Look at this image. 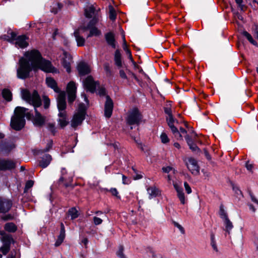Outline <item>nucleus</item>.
<instances>
[{
	"label": "nucleus",
	"instance_id": "f257e3e1",
	"mask_svg": "<svg viewBox=\"0 0 258 258\" xmlns=\"http://www.w3.org/2000/svg\"><path fill=\"white\" fill-rule=\"evenodd\" d=\"M18 64L17 76L22 80L29 78L32 71L36 72L41 70L50 73L54 72L55 70L50 61L43 58L40 52L36 49L25 52L24 56L20 58Z\"/></svg>",
	"mask_w": 258,
	"mask_h": 258
},
{
	"label": "nucleus",
	"instance_id": "f03ea898",
	"mask_svg": "<svg viewBox=\"0 0 258 258\" xmlns=\"http://www.w3.org/2000/svg\"><path fill=\"white\" fill-rule=\"evenodd\" d=\"M21 96L23 100L27 103L32 104L34 107L35 116L33 123L35 125L42 126L45 122V117L42 116L38 111L37 108L41 105V100L38 92L34 90L32 94L26 89L21 91Z\"/></svg>",
	"mask_w": 258,
	"mask_h": 258
},
{
	"label": "nucleus",
	"instance_id": "7ed1b4c3",
	"mask_svg": "<svg viewBox=\"0 0 258 258\" xmlns=\"http://www.w3.org/2000/svg\"><path fill=\"white\" fill-rule=\"evenodd\" d=\"M28 109L23 107H17L15 109V114L12 117L11 121V127L16 130H21L25 125V116L27 118H30L31 114L27 112Z\"/></svg>",
	"mask_w": 258,
	"mask_h": 258
},
{
	"label": "nucleus",
	"instance_id": "20e7f679",
	"mask_svg": "<svg viewBox=\"0 0 258 258\" xmlns=\"http://www.w3.org/2000/svg\"><path fill=\"white\" fill-rule=\"evenodd\" d=\"M86 115V109L83 103L79 105L77 112L74 114L71 120V126L75 128L82 124Z\"/></svg>",
	"mask_w": 258,
	"mask_h": 258
},
{
	"label": "nucleus",
	"instance_id": "39448f33",
	"mask_svg": "<svg viewBox=\"0 0 258 258\" xmlns=\"http://www.w3.org/2000/svg\"><path fill=\"white\" fill-rule=\"evenodd\" d=\"M85 16L87 18H92L93 19L90 21V24L95 25L101 18L100 9L96 8L94 5H91L85 9Z\"/></svg>",
	"mask_w": 258,
	"mask_h": 258
},
{
	"label": "nucleus",
	"instance_id": "423d86ee",
	"mask_svg": "<svg viewBox=\"0 0 258 258\" xmlns=\"http://www.w3.org/2000/svg\"><path fill=\"white\" fill-rule=\"evenodd\" d=\"M142 116L137 108H134L128 113L126 121L129 125L138 124L141 121Z\"/></svg>",
	"mask_w": 258,
	"mask_h": 258
},
{
	"label": "nucleus",
	"instance_id": "0eeeda50",
	"mask_svg": "<svg viewBox=\"0 0 258 258\" xmlns=\"http://www.w3.org/2000/svg\"><path fill=\"white\" fill-rule=\"evenodd\" d=\"M73 177L74 173L73 172H68L66 168H63L61 170V176L58 182L59 183L64 182L65 186L68 187L73 181Z\"/></svg>",
	"mask_w": 258,
	"mask_h": 258
},
{
	"label": "nucleus",
	"instance_id": "6e6552de",
	"mask_svg": "<svg viewBox=\"0 0 258 258\" xmlns=\"http://www.w3.org/2000/svg\"><path fill=\"white\" fill-rule=\"evenodd\" d=\"M77 86L74 81L70 82L67 87V92L68 97V102L72 104L76 98Z\"/></svg>",
	"mask_w": 258,
	"mask_h": 258
},
{
	"label": "nucleus",
	"instance_id": "1a4fd4ad",
	"mask_svg": "<svg viewBox=\"0 0 258 258\" xmlns=\"http://www.w3.org/2000/svg\"><path fill=\"white\" fill-rule=\"evenodd\" d=\"M84 86L88 91L91 93L95 91L96 88L99 86L98 82L94 81L92 76H88L83 82Z\"/></svg>",
	"mask_w": 258,
	"mask_h": 258
},
{
	"label": "nucleus",
	"instance_id": "9d476101",
	"mask_svg": "<svg viewBox=\"0 0 258 258\" xmlns=\"http://www.w3.org/2000/svg\"><path fill=\"white\" fill-rule=\"evenodd\" d=\"M16 167V162L10 159L0 158V170H11Z\"/></svg>",
	"mask_w": 258,
	"mask_h": 258
},
{
	"label": "nucleus",
	"instance_id": "9b49d317",
	"mask_svg": "<svg viewBox=\"0 0 258 258\" xmlns=\"http://www.w3.org/2000/svg\"><path fill=\"white\" fill-rule=\"evenodd\" d=\"M186 165L192 174L198 175L200 173V167L195 159L189 158L186 162Z\"/></svg>",
	"mask_w": 258,
	"mask_h": 258
},
{
	"label": "nucleus",
	"instance_id": "f8f14e48",
	"mask_svg": "<svg viewBox=\"0 0 258 258\" xmlns=\"http://www.w3.org/2000/svg\"><path fill=\"white\" fill-rule=\"evenodd\" d=\"M113 108V102L108 95L106 96V101L104 105V115L107 118H110L112 115Z\"/></svg>",
	"mask_w": 258,
	"mask_h": 258
},
{
	"label": "nucleus",
	"instance_id": "ddd939ff",
	"mask_svg": "<svg viewBox=\"0 0 258 258\" xmlns=\"http://www.w3.org/2000/svg\"><path fill=\"white\" fill-rule=\"evenodd\" d=\"M57 107L59 112L66 111L65 109L67 107L66 101V93L64 92H60L59 93L57 98Z\"/></svg>",
	"mask_w": 258,
	"mask_h": 258
},
{
	"label": "nucleus",
	"instance_id": "4468645a",
	"mask_svg": "<svg viewBox=\"0 0 258 258\" xmlns=\"http://www.w3.org/2000/svg\"><path fill=\"white\" fill-rule=\"evenodd\" d=\"M12 206V202L11 200L3 199L0 197V213L8 212Z\"/></svg>",
	"mask_w": 258,
	"mask_h": 258
},
{
	"label": "nucleus",
	"instance_id": "2eb2a0df",
	"mask_svg": "<svg viewBox=\"0 0 258 258\" xmlns=\"http://www.w3.org/2000/svg\"><path fill=\"white\" fill-rule=\"evenodd\" d=\"M81 29H82L83 31L90 30V33L87 36L88 38L93 36H99L101 34V31L96 27H94V25H93L92 24H90V22L87 27H81Z\"/></svg>",
	"mask_w": 258,
	"mask_h": 258
},
{
	"label": "nucleus",
	"instance_id": "dca6fc26",
	"mask_svg": "<svg viewBox=\"0 0 258 258\" xmlns=\"http://www.w3.org/2000/svg\"><path fill=\"white\" fill-rule=\"evenodd\" d=\"M3 240L5 242V243L2 247H1V251L4 255H6L10 250V244L11 241L13 240V239L10 235H4Z\"/></svg>",
	"mask_w": 258,
	"mask_h": 258
},
{
	"label": "nucleus",
	"instance_id": "f3484780",
	"mask_svg": "<svg viewBox=\"0 0 258 258\" xmlns=\"http://www.w3.org/2000/svg\"><path fill=\"white\" fill-rule=\"evenodd\" d=\"M63 58L62 59V63L63 67L66 69V71L68 73H70L71 71V63L72 62V56L71 55L67 53L66 51H63Z\"/></svg>",
	"mask_w": 258,
	"mask_h": 258
},
{
	"label": "nucleus",
	"instance_id": "a211bd4d",
	"mask_svg": "<svg viewBox=\"0 0 258 258\" xmlns=\"http://www.w3.org/2000/svg\"><path fill=\"white\" fill-rule=\"evenodd\" d=\"M173 186L177 192V197L178 198L181 204L184 205L186 201L182 187L180 186L177 183H173Z\"/></svg>",
	"mask_w": 258,
	"mask_h": 258
},
{
	"label": "nucleus",
	"instance_id": "6ab92c4d",
	"mask_svg": "<svg viewBox=\"0 0 258 258\" xmlns=\"http://www.w3.org/2000/svg\"><path fill=\"white\" fill-rule=\"evenodd\" d=\"M77 70L80 76H84L90 72L89 66L84 62H81L77 66Z\"/></svg>",
	"mask_w": 258,
	"mask_h": 258
},
{
	"label": "nucleus",
	"instance_id": "aec40b11",
	"mask_svg": "<svg viewBox=\"0 0 258 258\" xmlns=\"http://www.w3.org/2000/svg\"><path fill=\"white\" fill-rule=\"evenodd\" d=\"M15 40V45L17 47L23 48L28 45L26 40L27 37L25 35L19 36Z\"/></svg>",
	"mask_w": 258,
	"mask_h": 258
},
{
	"label": "nucleus",
	"instance_id": "412c9836",
	"mask_svg": "<svg viewBox=\"0 0 258 258\" xmlns=\"http://www.w3.org/2000/svg\"><path fill=\"white\" fill-rule=\"evenodd\" d=\"M52 160V157L49 154H45L42 157L39 161V165L41 167L46 168L50 164Z\"/></svg>",
	"mask_w": 258,
	"mask_h": 258
},
{
	"label": "nucleus",
	"instance_id": "4be33fe9",
	"mask_svg": "<svg viewBox=\"0 0 258 258\" xmlns=\"http://www.w3.org/2000/svg\"><path fill=\"white\" fill-rule=\"evenodd\" d=\"M105 38L107 44L112 48H115L116 42L114 34L111 32L107 33L105 34Z\"/></svg>",
	"mask_w": 258,
	"mask_h": 258
},
{
	"label": "nucleus",
	"instance_id": "5701e85b",
	"mask_svg": "<svg viewBox=\"0 0 258 258\" xmlns=\"http://www.w3.org/2000/svg\"><path fill=\"white\" fill-rule=\"evenodd\" d=\"M82 31L81 27L74 32V36L77 43L78 46H84L85 42V39L81 36L80 31Z\"/></svg>",
	"mask_w": 258,
	"mask_h": 258
},
{
	"label": "nucleus",
	"instance_id": "b1692460",
	"mask_svg": "<svg viewBox=\"0 0 258 258\" xmlns=\"http://www.w3.org/2000/svg\"><path fill=\"white\" fill-rule=\"evenodd\" d=\"M45 81L47 86L52 89L55 92H60L59 89L57 87L56 81L52 78L47 77L46 78Z\"/></svg>",
	"mask_w": 258,
	"mask_h": 258
},
{
	"label": "nucleus",
	"instance_id": "393cba45",
	"mask_svg": "<svg viewBox=\"0 0 258 258\" xmlns=\"http://www.w3.org/2000/svg\"><path fill=\"white\" fill-rule=\"evenodd\" d=\"M164 111L165 113L168 115L166 117V120L168 125H170L172 123H178V121L174 119L172 114L171 109L169 107H165L164 108Z\"/></svg>",
	"mask_w": 258,
	"mask_h": 258
},
{
	"label": "nucleus",
	"instance_id": "a878e982",
	"mask_svg": "<svg viewBox=\"0 0 258 258\" xmlns=\"http://www.w3.org/2000/svg\"><path fill=\"white\" fill-rule=\"evenodd\" d=\"M59 119L58 121L61 127H64L68 124L67 120L66 111H62L58 113Z\"/></svg>",
	"mask_w": 258,
	"mask_h": 258
},
{
	"label": "nucleus",
	"instance_id": "bb28decb",
	"mask_svg": "<svg viewBox=\"0 0 258 258\" xmlns=\"http://www.w3.org/2000/svg\"><path fill=\"white\" fill-rule=\"evenodd\" d=\"M175 123H172L170 125H168V126L170 127L174 137L178 140H182L183 138L182 135H181V133L175 126Z\"/></svg>",
	"mask_w": 258,
	"mask_h": 258
},
{
	"label": "nucleus",
	"instance_id": "cd10ccee",
	"mask_svg": "<svg viewBox=\"0 0 258 258\" xmlns=\"http://www.w3.org/2000/svg\"><path fill=\"white\" fill-rule=\"evenodd\" d=\"M114 59L115 64L117 67L119 68L122 67L121 54L119 49L115 50Z\"/></svg>",
	"mask_w": 258,
	"mask_h": 258
},
{
	"label": "nucleus",
	"instance_id": "c85d7f7f",
	"mask_svg": "<svg viewBox=\"0 0 258 258\" xmlns=\"http://www.w3.org/2000/svg\"><path fill=\"white\" fill-rule=\"evenodd\" d=\"M147 190L149 195V198L150 199L157 196L159 192V189L155 186L149 187L147 189Z\"/></svg>",
	"mask_w": 258,
	"mask_h": 258
},
{
	"label": "nucleus",
	"instance_id": "c756f323",
	"mask_svg": "<svg viewBox=\"0 0 258 258\" xmlns=\"http://www.w3.org/2000/svg\"><path fill=\"white\" fill-rule=\"evenodd\" d=\"M62 8V5L61 3H57L53 4L50 9V12L54 14L57 13Z\"/></svg>",
	"mask_w": 258,
	"mask_h": 258
},
{
	"label": "nucleus",
	"instance_id": "7c9ffc66",
	"mask_svg": "<svg viewBox=\"0 0 258 258\" xmlns=\"http://www.w3.org/2000/svg\"><path fill=\"white\" fill-rule=\"evenodd\" d=\"M223 220L225 226V230L229 234L230 230L233 227L232 223L230 221L228 218H226Z\"/></svg>",
	"mask_w": 258,
	"mask_h": 258
},
{
	"label": "nucleus",
	"instance_id": "2f4dec72",
	"mask_svg": "<svg viewBox=\"0 0 258 258\" xmlns=\"http://www.w3.org/2000/svg\"><path fill=\"white\" fill-rule=\"evenodd\" d=\"M5 229L8 232H14L17 230V226L13 223H8L6 224Z\"/></svg>",
	"mask_w": 258,
	"mask_h": 258
},
{
	"label": "nucleus",
	"instance_id": "473e14b6",
	"mask_svg": "<svg viewBox=\"0 0 258 258\" xmlns=\"http://www.w3.org/2000/svg\"><path fill=\"white\" fill-rule=\"evenodd\" d=\"M65 236H66L65 233L60 232L59 234L57 237V239L55 241V243L54 244L55 246L56 247L59 246L62 243V242L63 241Z\"/></svg>",
	"mask_w": 258,
	"mask_h": 258
},
{
	"label": "nucleus",
	"instance_id": "72a5a7b5",
	"mask_svg": "<svg viewBox=\"0 0 258 258\" xmlns=\"http://www.w3.org/2000/svg\"><path fill=\"white\" fill-rule=\"evenodd\" d=\"M68 215L71 216L72 220L77 218L79 216L78 212L75 208H72L69 210Z\"/></svg>",
	"mask_w": 258,
	"mask_h": 258
},
{
	"label": "nucleus",
	"instance_id": "f704fd0d",
	"mask_svg": "<svg viewBox=\"0 0 258 258\" xmlns=\"http://www.w3.org/2000/svg\"><path fill=\"white\" fill-rule=\"evenodd\" d=\"M3 97L8 101L12 100V93L10 90L4 89L2 92Z\"/></svg>",
	"mask_w": 258,
	"mask_h": 258
},
{
	"label": "nucleus",
	"instance_id": "c9c22d12",
	"mask_svg": "<svg viewBox=\"0 0 258 258\" xmlns=\"http://www.w3.org/2000/svg\"><path fill=\"white\" fill-rule=\"evenodd\" d=\"M14 148L15 146L13 144H6L3 146L2 150L3 152L6 153H8Z\"/></svg>",
	"mask_w": 258,
	"mask_h": 258
},
{
	"label": "nucleus",
	"instance_id": "e433bc0d",
	"mask_svg": "<svg viewBox=\"0 0 258 258\" xmlns=\"http://www.w3.org/2000/svg\"><path fill=\"white\" fill-rule=\"evenodd\" d=\"M109 17L110 20L114 21L115 20L116 16L115 11L114 9L113 8V7L111 6H109Z\"/></svg>",
	"mask_w": 258,
	"mask_h": 258
},
{
	"label": "nucleus",
	"instance_id": "4c0bfd02",
	"mask_svg": "<svg viewBox=\"0 0 258 258\" xmlns=\"http://www.w3.org/2000/svg\"><path fill=\"white\" fill-rule=\"evenodd\" d=\"M242 34L251 44L255 45H256V42L253 40L251 35L249 33L246 31H243Z\"/></svg>",
	"mask_w": 258,
	"mask_h": 258
},
{
	"label": "nucleus",
	"instance_id": "58836bf2",
	"mask_svg": "<svg viewBox=\"0 0 258 258\" xmlns=\"http://www.w3.org/2000/svg\"><path fill=\"white\" fill-rule=\"evenodd\" d=\"M122 47H123V50L125 51V52H126V54L127 55L129 59L131 60H132V61H133V57H132V56L131 51L128 48L127 44L123 45H122Z\"/></svg>",
	"mask_w": 258,
	"mask_h": 258
},
{
	"label": "nucleus",
	"instance_id": "ea45409f",
	"mask_svg": "<svg viewBox=\"0 0 258 258\" xmlns=\"http://www.w3.org/2000/svg\"><path fill=\"white\" fill-rule=\"evenodd\" d=\"M160 139L162 143L163 144H166L169 142V139L168 137H167V135L164 133H162L161 134Z\"/></svg>",
	"mask_w": 258,
	"mask_h": 258
},
{
	"label": "nucleus",
	"instance_id": "a19ab883",
	"mask_svg": "<svg viewBox=\"0 0 258 258\" xmlns=\"http://www.w3.org/2000/svg\"><path fill=\"white\" fill-rule=\"evenodd\" d=\"M123 247L120 246L118 250L117 251V255L120 258H126L125 255L123 254Z\"/></svg>",
	"mask_w": 258,
	"mask_h": 258
},
{
	"label": "nucleus",
	"instance_id": "79ce46f5",
	"mask_svg": "<svg viewBox=\"0 0 258 258\" xmlns=\"http://www.w3.org/2000/svg\"><path fill=\"white\" fill-rule=\"evenodd\" d=\"M33 184L34 181L33 180H30L27 181L25 184L24 191L26 192L29 188L33 186Z\"/></svg>",
	"mask_w": 258,
	"mask_h": 258
},
{
	"label": "nucleus",
	"instance_id": "37998d69",
	"mask_svg": "<svg viewBox=\"0 0 258 258\" xmlns=\"http://www.w3.org/2000/svg\"><path fill=\"white\" fill-rule=\"evenodd\" d=\"M103 66H104V70L106 72L107 75H111V69L110 68L109 64L107 62H106L104 64Z\"/></svg>",
	"mask_w": 258,
	"mask_h": 258
},
{
	"label": "nucleus",
	"instance_id": "c03bdc74",
	"mask_svg": "<svg viewBox=\"0 0 258 258\" xmlns=\"http://www.w3.org/2000/svg\"><path fill=\"white\" fill-rule=\"evenodd\" d=\"M219 214H220V217L223 220L228 218L226 213L225 212V211H224V210L223 209V208L222 207H220Z\"/></svg>",
	"mask_w": 258,
	"mask_h": 258
},
{
	"label": "nucleus",
	"instance_id": "a18cd8bd",
	"mask_svg": "<svg viewBox=\"0 0 258 258\" xmlns=\"http://www.w3.org/2000/svg\"><path fill=\"white\" fill-rule=\"evenodd\" d=\"M43 101H44V107L45 109L47 108L49 106V104H50V100L49 99V98L46 96H44L43 97Z\"/></svg>",
	"mask_w": 258,
	"mask_h": 258
},
{
	"label": "nucleus",
	"instance_id": "49530a36",
	"mask_svg": "<svg viewBox=\"0 0 258 258\" xmlns=\"http://www.w3.org/2000/svg\"><path fill=\"white\" fill-rule=\"evenodd\" d=\"M109 191L113 196H115L118 199L120 198V197L118 195V192L117 190L116 189V188H111L109 190Z\"/></svg>",
	"mask_w": 258,
	"mask_h": 258
},
{
	"label": "nucleus",
	"instance_id": "de8ad7c7",
	"mask_svg": "<svg viewBox=\"0 0 258 258\" xmlns=\"http://www.w3.org/2000/svg\"><path fill=\"white\" fill-rule=\"evenodd\" d=\"M52 144H53L52 141V140L49 141V142H48V143L47 144L46 148L45 149H44L43 150H42V152H44L48 151L52 148Z\"/></svg>",
	"mask_w": 258,
	"mask_h": 258
},
{
	"label": "nucleus",
	"instance_id": "09e8293b",
	"mask_svg": "<svg viewBox=\"0 0 258 258\" xmlns=\"http://www.w3.org/2000/svg\"><path fill=\"white\" fill-rule=\"evenodd\" d=\"M188 146L189 148L194 152L199 151L200 150V149L193 142L190 145H188Z\"/></svg>",
	"mask_w": 258,
	"mask_h": 258
},
{
	"label": "nucleus",
	"instance_id": "8fccbe9b",
	"mask_svg": "<svg viewBox=\"0 0 258 258\" xmlns=\"http://www.w3.org/2000/svg\"><path fill=\"white\" fill-rule=\"evenodd\" d=\"M184 186L185 187V191L187 194H189L191 192V189L187 182H184Z\"/></svg>",
	"mask_w": 258,
	"mask_h": 258
},
{
	"label": "nucleus",
	"instance_id": "3c124183",
	"mask_svg": "<svg viewBox=\"0 0 258 258\" xmlns=\"http://www.w3.org/2000/svg\"><path fill=\"white\" fill-rule=\"evenodd\" d=\"M93 221H94V223L96 225H98L101 224L102 223L103 221L100 218H98L97 217H94L93 218Z\"/></svg>",
	"mask_w": 258,
	"mask_h": 258
},
{
	"label": "nucleus",
	"instance_id": "603ef678",
	"mask_svg": "<svg viewBox=\"0 0 258 258\" xmlns=\"http://www.w3.org/2000/svg\"><path fill=\"white\" fill-rule=\"evenodd\" d=\"M47 127L51 133H52L53 134H54L55 132V128L53 123H48L47 124Z\"/></svg>",
	"mask_w": 258,
	"mask_h": 258
},
{
	"label": "nucleus",
	"instance_id": "864d4df0",
	"mask_svg": "<svg viewBox=\"0 0 258 258\" xmlns=\"http://www.w3.org/2000/svg\"><path fill=\"white\" fill-rule=\"evenodd\" d=\"M236 4L238 5V7L240 8V10L243 11L245 8V6L242 4L243 0H235Z\"/></svg>",
	"mask_w": 258,
	"mask_h": 258
},
{
	"label": "nucleus",
	"instance_id": "5fc2aeb1",
	"mask_svg": "<svg viewBox=\"0 0 258 258\" xmlns=\"http://www.w3.org/2000/svg\"><path fill=\"white\" fill-rule=\"evenodd\" d=\"M2 219L7 221L9 220H12L13 219V216L11 214H8L5 216H4L2 217Z\"/></svg>",
	"mask_w": 258,
	"mask_h": 258
},
{
	"label": "nucleus",
	"instance_id": "6e6d98bb",
	"mask_svg": "<svg viewBox=\"0 0 258 258\" xmlns=\"http://www.w3.org/2000/svg\"><path fill=\"white\" fill-rule=\"evenodd\" d=\"M119 76L122 79H127V77L125 72L122 70H120L119 71Z\"/></svg>",
	"mask_w": 258,
	"mask_h": 258
},
{
	"label": "nucleus",
	"instance_id": "4d7b16f0",
	"mask_svg": "<svg viewBox=\"0 0 258 258\" xmlns=\"http://www.w3.org/2000/svg\"><path fill=\"white\" fill-rule=\"evenodd\" d=\"M211 245L212 248H213V249L216 252H218V247L216 245V241H211Z\"/></svg>",
	"mask_w": 258,
	"mask_h": 258
},
{
	"label": "nucleus",
	"instance_id": "13d9d810",
	"mask_svg": "<svg viewBox=\"0 0 258 258\" xmlns=\"http://www.w3.org/2000/svg\"><path fill=\"white\" fill-rule=\"evenodd\" d=\"M174 225L177 227L182 233H184V228L178 223L174 222Z\"/></svg>",
	"mask_w": 258,
	"mask_h": 258
},
{
	"label": "nucleus",
	"instance_id": "bf43d9fd",
	"mask_svg": "<svg viewBox=\"0 0 258 258\" xmlns=\"http://www.w3.org/2000/svg\"><path fill=\"white\" fill-rule=\"evenodd\" d=\"M172 169V168L170 166L164 167L162 168V171L165 173H169Z\"/></svg>",
	"mask_w": 258,
	"mask_h": 258
},
{
	"label": "nucleus",
	"instance_id": "052dcab7",
	"mask_svg": "<svg viewBox=\"0 0 258 258\" xmlns=\"http://www.w3.org/2000/svg\"><path fill=\"white\" fill-rule=\"evenodd\" d=\"M185 139L188 145H190L193 142L191 140V138L187 135H185Z\"/></svg>",
	"mask_w": 258,
	"mask_h": 258
},
{
	"label": "nucleus",
	"instance_id": "680f3d73",
	"mask_svg": "<svg viewBox=\"0 0 258 258\" xmlns=\"http://www.w3.org/2000/svg\"><path fill=\"white\" fill-rule=\"evenodd\" d=\"M122 183L124 184H127L130 183V180L124 175H122Z\"/></svg>",
	"mask_w": 258,
	"mask_h": 258
},
{
	"label": "nucleus",
	"instance_id": "e2e57ef3",
	"mask_svg": "<svg viewBox=\"0 0 258 258\" xmlns=\"http://www.w3.org/2000/svg\"><path fill=\"white\" fill-rule=\"evenodd\" d=\"M98 94L100 96H104L105 94V89L103 88H100L98 90Z\"/></svg>",
	"mask_w": 258,
	"mask_h": 258
},
{
	"label": "nucleus",
	"instance_id": "0e129e2a",
	"mask_svg": "<svg viewBox=\"0 0 258 258\" xmlns=\"http://www.w3.org/2000/svg\"><path fill=\"white\" fill-rule=\"evenodd\" d=\"M245 166L247 169L249 171H251L253 167V165L252 164L249 163L248 162L246 163Z\"/></svg>",
	"mask_w": 258,
	"mask_h": 258
},
{
	"label": "nucleus",
	"instance_id": "69168bd1",
	"mask_svg": "<svg viewBox=\"0 0 258 258\" xmlns=\"http://www.w3.org/2000/svg\"><path fill=\"white\" fill-rule=\"evenodd\" d=\"M16 253L17 252L16 250L12 251L11 254L9 255L8 258H15Z\"/></svg>",
	"mask_w": 258,
	"mask_h": 258
},
{
	"label": "nucleus",
	"instance_id": "338daca9",
	"mask_svg": "<svg viewBox=\"0 0 258 258\" xmlns=\"http://www.w3.org/2000/svg\"><path fill=\"white\" fill-rule=\"evenodd\" d=\"M204 154H205L206 157L207 158V159L209 160H211V156H210V154H209V153L208 152L207 150L206 149H204Z\"/></svg>",
	"mask_w": 258,
	"mask_h": 258
},
{
	"label": "nucleus",
	"instance_id": "774afa93",
	"mask_svg": "<svg viewBox=\"0 0 258 258\" xmlns=\"http://www.w3.org/2000/svg\"><path fill=\"white\" fill-rule=\"evenodd\" d=\"M250 197H251V200L255 203L256 204H257L258 205V201L256 200V199L254 197V196H253L252 195H250Z\"/></svg>",
	"mask_w": 258,
	"mask_h": 258
}]
</instances>
